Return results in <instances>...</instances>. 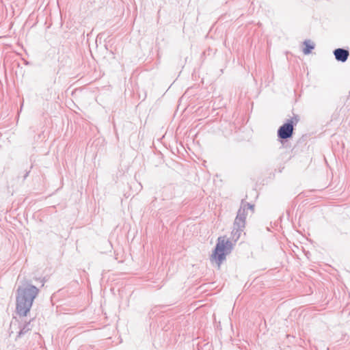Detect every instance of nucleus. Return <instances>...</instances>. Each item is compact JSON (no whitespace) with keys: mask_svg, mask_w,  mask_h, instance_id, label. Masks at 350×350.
I'll return each mask as SVG.
<instances>
[{"mask_svg":"<svg viewBox=\"0 0 350 350\" xmlns=\"http://www.w3.org/2000/svg\"><path fill=\"white\" fill-rule=\"evenodd\" d=\"M39 289L32 285L19 286L16 292V312L19 316L26 317L29 312Z\"/></svg>","mask_w":350,"mask_h":350,"instance_id":"obj_1","label":"nucleus"},{"mask_svg":"<svg viewBox=\"0 0 350 350\" xmlns=\"http://www.w3.org/2000/svg\"><path fill=\"white\" fill-rule=\"evenodd\" d=\"M254 205L242 201L241 207L237 212V215L233 224L232 234H233L234 238H236L237 239L239 238L241 232L245 228V218L247 215L246 211L251 209L252 211H254Z\"/></svg>","mask_w":350,"mask_h":350,"instance_id":"obj_2","label":"nucleus"},{"mask_svg":"<svg viewBox=\"0 0 350 350\" xmlns=\"http://www.w3.org/2000/svg\"><path fill=\"white\" fill-rule=\"evenodd\" d=\"M232 246V243L229 240H226L222 237L218 238V241L212 256L217 260L219 265L226 258V255L230 252Z\"/></svg>","mask_w":350,"mask_h":350,"instance_id":"obj_3","label":"nucleus"},{"mask_svg":"<svg viewBox=\"0 0 350 350\" xmlns=\"http://www.w3.org/2000/svg\"><path fill=\"white\" fill-rule=\"evenodd\" d=\"M299 122L297 116H295L280 126L278 130V137L280 139H287L291 138L293 135L294 126Z\"/></svg>","mask_w":350,"mask_h":350,"instance_id":"obj_4","label":"nucleus"},{"mask_svg":"<svg viewBox=\"0 0 350 350\" xmlns=\"http://www.w3.org/2000/svg\"><path fill=\"white\" fill-rule=\"evenodd\" d=\"M334 55L337 61L345 62L349 56V52L347 49L338 48L334 51Z\"/></svg>","mask_w":350,"mask_h":350,"instance_id":"obj_5","label":"nucleus"},{"mask_svg":"<svg viewBox=\"0 0 350 350\" xmlns=\"http://www.w3.org/2000/svg\"><path fill=\"white\" fill-rule=\"evenodd\" d=\"M304 44L305 45V48L303 49V53L305 55L310 53L311 51L314 48V44L310 43V40H305Z\"/></svg>","mask_w":350,"mask_h":350,"instance_id":"obj_6","label":"nucleus"},{"mask_svg":"<svg viewBox=\"0 0 350 350\" xmlns=\"http://www.w3.org/2000/svg\"><path fill=\"white\" fill-rule=\"evenodd\" d=\"M31 329V326L30 325V321H29L28 323H26L23 325V327L21 329L17 337H21V336H24L26 333L29 332Z\"/></svg>","mask_w":350,"mask_h":350,"instance_id":"obj_7","label":"nucleus"},{"mask_svg":"<svg viewBox=\"0 0 350 350\" xmlns=\"http://www.w3.org/2000/svg\"><path fill=\"white\" fill-rule=\"evenodd\" d=\"M28 174H29L28 172H27V173L25 174V175L24 176V178H27V176H28Z\"/></svg>","mask_w":350,"mask_h":350,"instance_id":"obj_8","label":"nucleus"}]
</instances>
